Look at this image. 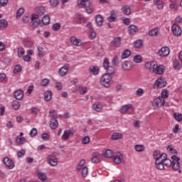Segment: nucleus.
I'll list each match as a JSON object with an SVG mask.
<instances>
[{"label": "nucleus", "instance_id": "f257e3e1", "mask_svg": "<svg viewBox=\"0 0 182 182\" xmlns=\"http://www.w3.org/2000/svg\"><path fill=\"white\" fill-rule=\"evenodd\" d=\"M172 161L170 159H166L164 161H161L160 164L162 167L160 168V170H164L165 167H171L174 171H178L179 173H181V166H180V158L177 157L176 155H173L171 156Z\"/></svg>", "mask_w": 182, "mask_h": 182}, {"label": "nucleus", "instance_id": "f03ea898", "mask_svg": "<svg viewBox=\"0 0 182 182\" xmlns=\"http://www.w3.org/2000/svg\"><path fill=\"white\" fill-rule=\"evenodd\" d=\"M77 4L79 8L85 9L87 14H93L95 9L90 0H78Z\"/></svg>", "mask_w": 182, "mask_h": 182}, {"label": "nucleus", "instance_id": "7ed1b4c3", "mask_svg": "<svg viewBox=\"0 0 182 182\" xmlns=\"http://www.w3.org/2000/svg\"><path fill=\"white\" fill-rule=\"evenodd\" d=\"M145 68L149 72L156 75H160V65H157L156 61H148L145 63Z\"/></svg>", "mask_w": 182, "mask_h": 182}, {"label": "nucleus", "instance_id": "20e7f679", "mask_svg": "<svg viewBox=\"0 0 182 182\" xmlns=\"http://www.w3.org/2000/svg\"><path fill=\"white\" fill-rule=\"evenodd\" d=\"M109 73L104 74L100 78V85L105 87H110L112 84V75Z\"/></svg>", "mask_w": 182, "mask_h": 182}, {"label": "nucleus", "instance_id": "39448f33", "mask_svg": "<svg viewBox=\"0 0 182 182\" xmlns=\"http://www.w3.org/2000/svg\"><path fill=\"white\" fill-rule=\"evenodd\" d=\"M111 48L117 49L122 46V37H114L110 42Z\"/></svg>", "mask_w": 182, "mask_h": 182}, {"label": "nucleus", "instance_id": "423d86ee", "mask_svg": "<svg viewBox=\"0 0 182 182\" xmlns=\"http://www.w3.org/2000/svg\"><path fill=\"white\" fill-rule=\"evenodd\" d=\"M103 68L107 71V73H109V75H114V68L109 65V59L105 58L104 60Z\"/></svg>", "mask_w": 182, "mask_h": 182}, {"label": "nucleus", "instance_id": "0eeeda50", "mask_svg": "<svg viewBox=\"0 0 182 182\" xmlns=\"http://www.w3.org/2000/svg\"><path fill=\"white\" fill-rule=\"evenodd\" d=\"M31 26L33 28H38L41 23H42V21L41 19H39V16L37 14H32L31 16Z\"/></svg>", "mask_w": 182, "mask_h": 182}, {"label": "nucleus", "instance_id": "6e6552de", "mask_svg": "<svg viewBox=\"0 0 182 182\" xmlns=\"http://www.w3.org/2000/svg\"><path fill=\"white\" fill-rule=\"evenodd\" d=\"M75 133H76V131H75L74 129H67L64 131L61 139L62 140L67 141V140L70 138V136L75 134Z\"/></svg>", "mask_w": 182, "mask_h": 182}, {"label": "nucleus", "instance_id": "1a4fd4ad", "mask_svg": "<svg viewBox=\"0 0 182 182\" xmlns=\"http://www.w3.org/2000/svg\"><path fill=\"white\" fill-rule=\"evenodd\" d=\"M153 156L155 160V167L158 170H160V151L159 150L154 151Z\"/></svg>", "mask_w": 182, "mask_h": 182}, {"label": "nucleus", "instance_id": "9d476101", "mask_svg": "<svg viewBox=\"0 0 182 182\" xmlns=\"http://www.w3.org/2000/svg\"><path fill=\"white\" fill-rule=\"evenodd\" d=\"M171 31L174 36H181L182 31H181V28L179 27L178 25L173 24L171 26Z\"/></svg>", "mask_w": 182, "mask_h": 182}, {"label": "nucleus", "instance_id": "9b49d317", "mask_svg": "<svg viewBox=\"0 0 182 182\" xmlns=\"http://www.w3.org/2000/svg\"><path fill=\"white\" fill-rule=\"evenodd\" d=\"M112 160L115 164H120L123 161V155L120 152L114 154Z\"/></svg>", "mask_w": 182, "mask_h": 182}, {"label": "nucleus", "instance_id": "f8f14e48", "mask_svg": "<svg viewBox=\"0 0 182 182\" xmlns=\"http://www.w3.org/2000/svg\"><path fill=\"white\" fill-rule=\"evenodd\" d=\"M130 109H133V105L132 104L124 105L122 106L121 108L119 109V112H121L122 114H126V113H127V112H129Z\"/></svg>", "mask_w": 182, "mask_h": 182}, {"label": "nucleus", "instance_id": "ddd939ff", "mask_svg": "<svg viewBox=\"0 0 182 182\" xmlns=\"http://www.w3.org/2000/svg\"><path fill=\"white\" fill-rule=\"evenodd\" d=\"M47 161L51 167H56V166H58V159L50 155L47 157Z\"/></svg>", "mask_w": 182, "mask_h": 182}, {"label": "nucleus", "instance_id": "4468645a", "mask_svg": "<svg viewBox=\"0 0 182 182\" xmlns=\"http://www.w3.org/2000/svg\"><path fill=\"white\" fill-rule=\"evenodd\" d=\"M68 70H69V65H63L58 70V74L60 76H66Z\"/></svg>", "mask_w": 182, "mask_h": 182}, {"label": "nucleus", "instance_id": "2eb2a0df", "mask_svg": "<svg viewBox=\"0 0 182 182\" xmlns=\"http://www.w3.org/2000/svg\"><path fill=\"white\" fill-rule=\"evenodd\" d=\"M128 31L129 35H131L132 36H134V35H136V33L139 32V28H137V26H136L135 25L132 24L129 26Z\"/></svg>", "mask_w": 182, "mask_h": 182}, {"label": "nucleus", "instance_id": "dca6fc26", "mask_svg": "<svg viewBox=\"0 0 182 182\" xmlns=\"http://www.w3.org/2000/svg\"><path fill=\"white\" fill-rule=\"evenodd\" d=\"M161 95L162 97V99L160 100L161 102V105L164 106V103H165L164 99H167V97H168V95H169L168 90H167V89H163L161 92Z\"/></svg>", "mask_w": 182, "mask_h": 182}, {"label": "nucleus", "instance_id": "f3484780", "mask_svg": "<svg viewBox=\"0 0 182 182\" xmlns=\"http://www.w3.org/2000/svg\"><path fill=\"white\" fill-rule=\"evenodd\" d=\"M18 144H25L26 143V138L23 137V132H21L18 136H17L16 139Z\"/></svg>", "mask_w": 182, "mask_h": 182}, {"label": "nucleus", "instance_id": "a211bd4d", "mask_svg": "<svg viewBox=\"0 0 182 182\" xmlns=\"http://www.w3.org/2000/svg\"><path fill=\"white\" fill-rule=\"evenodd\" d=\"M4 163L6 167L9 168H14L15 167V164L12 160L9 159V158L6 157L4 159Z\"/></svg>", "mask_w": 182, "mask_h": 182}, {"label": "nucleus", "instance_id": "6ab92c4d", "mask_svg": "<svg viewBox=\"0 0 182 182\" xmlns=\"http://www.w3.org/2000/svg\"><path fill=\"white\" fill-rule=\"evenodd\" d=\"M70 42L75 46H82V41H80V39L76 38V36L71 37Z\"/></svg>", "mask_w": 182, "mask_h": 182}, {"label": "nucleus", "instance_id": "aec40b11", "mask_svg": "<svg viewBox=\"0 0 182 182\" xmlns=\"http://www.w3.org/2000/svg\"><path fill=\"white\" fill-rule=\"evenodd\" d=\"M14 97L17 100H22L23 99V91L21 90H17L14 92Z\"/></svg>", "mask_w": 182, "mask_h": 182}, {"label": "nucleus", "instance_id": "412c9836", "mask_svg": "<svg viewBox=\"0 0 182 182\" xmlns=\"http://www.w3.org/2000/svg\"><path fill=\"white\" fill-rule=\"evenodd\" d=\"M89 72L90 75L96 76V75H99V67L97 65H92L89 68Z\"/></svg>", "mask_w": 182, "mask_h": 182}, {"label": "nucleus", "instance_id": "4be33fe9", "mask_svg": "<svg viewBox=\"0 0 182 182\" xmlns=\"http://www.w3.org/2000/svg\"><path fill=\"white\" fill-rule=\"evenodd\" d=\"M92 163H100V154L99 152H95L92 154V157L91 159Z\"/></svg>", "mask_w": 182, "mask_h": 182}, {"label": "nucleus", "instance_id": "5701e85b", "mask_svg": "<svg viewBox=\"0 0 182 182\" xmlns=\"http://www.w3.org/2000/svg\"><path fill=\"white\" fill-rule=\"evenodd\" d=\"M122 68L123 69V70L129 72V70H132V64L129 61H124L122 64Z\"/></svg>", "mask_w": 182, "mask_h": 182}, {"label": "nucleus", "instance_id": "b1692460", "mask_svg": "<svg viewBox=\"0 0 182 182\" xmlns=\"http://www.w3.org/2000/svg\"><path fill=\"white\" fill-rule=\"evenodd\" d=\"M92 110H95V112H102V109H103V105H102L100 103L97 102L95 103L92 106Z\"/></svg>", "mask_w": 182, "mask_h": 182}, {"label": "nucleus", "instance_id": "393cba45", "mask_svg": "<svg viewBox=\"0 0 182 182\" xmlns=\"http://www.w3.org/2000/svg\"><path fill=\"white\" fill-rule=\"evenodd\" d=\"M161 56H168V55H170V48H168V47H163L161 50H160Z\"/></svg>", "mask_w": 182, "mask_h": 182}, {"label": "nucleus", "instance_id": "a878e982", "mask_svg": "<svg viewBox=\"0 0 182 182\" xmlns=\"http://www.w3.org/2000/svg\"><path fill=\"white\" fill-rule=\"evenodd\" d=\"M85 164H86V161L85 159H81L76 166L77 171H80L82 168L85 167Z\"/></svg>", "mask_w": 182, "mask_h": 182}, {"label": "nucleus", "instance_id": "bb28decb", "mask_svg": "<svg viewBox=\"0 0 182 182\" xmlns=\"http://www.w3.org/2000/svg\"><path fill=\"white\" fill-rule=\"evenodd\" d=\"M121 11L124 14V15H130L132 14V9L129 6H123Z\"/></svg>", "mask_w": 182, "mask_h": 182}, {"label": "nucleus", "instance_id": "cd10ccee", "mask_svg": "<svg viewBox=\"0 0 182 182\" xmlns=\"http://www.w3.org/2000/svg\"><path fill=\"white\" fill-rule=\"evenodd\" d=\"M58 124H59L58 122V120H56V118H55V117L51 118L50 124L51 129H58Z\"/></svg>", "mask_w": 182, "mask_h": 182}, {"label": "nucleus", "instance_id": "c85d7f7f", "mask_svg": "<svg viewBox=\"0 0 182 182\" xmlns=\"http://www.w3.org/2000/svg\"><path fill=\"white\" fill-rule=\"evenodd\" d=\"M52 99V91L50 90H47L44 93V100L46 102H49Z\"/></svg>", "mask_w": 182, "mask_h": 182}, {"label": "nucleus", "instance_id": "c756f323", "mask_svg": "<svg viewBox=\"0 0 182 182\" xmlns=\"http://www.w3.org/2000/svg\"><path fill=\"white\" fill-rule=\"evenodd\" d=\"M132 55V51L129 49L125 50L121 55L122 59H127Z\"/></svg>", "mask_w": 182, "mask_h": 182}, {"label": "nucleus", "instance_id": "7c9ffc66", "mask_svg": "<svg viewBox=\"0 0 182 182\" xmlns=\"http://www.w3.org/2000/svg\"><path fill=\"white\" fill-rule=\"evenodd\" d=\"M38 178L42 181V182H48V177L46 176V173L40 172L38 174Z\"/></svg>", "mask_w": 182, "mask_h": 182}, {"label": "nucleus", "instance_id": "2f4dec72", "mask_svg": "<svg viewBox=\"0 0 182 182\" xmlns=\"http://www.w3.org/2000/svg\"><path fill=\"white\" fill-rule=\"evenodd\" d=\"M95 21L97 25L102 26V25H103V16H102V15H97L96 16Z\"/></svg>", "mask_w": 182, "mask_h": 182}, {"label": "nucleus", "instance_id": "473e14b6", "mask_svg": "<svg viewBox=\"0 0 182 182\" xmlns=\"http://www.w3.org/2000/svg\"><path fill=\"white\" fill-rule=\"evenodd\" d=\"M134 149L138 152L140 153L141 151H144L146 149V147H144V145L141 144H136L134 146Z\"/></svg>", "mask_w": 182, "mask_h": 182}, {"label": "nucleus", "instance_id": "72a5a7b5", "mask_svg": "<svg viewBox=\"0 0 182 182\" xmlns=\"http://www.w3.org/2000/svg\"><path fill=\"white\" fill-rule=\"evenodd\" d=\"M152 106L154 109H159V106H160V97H157L154 100Z\"/></svg>", "mask_w": 182, "mask_h": 182}, {"label": "nucleus", "instance_id": "f704fd0d", "mask_svg": "<svg viewBox=\"0 0 182 182\" xmlns=\"http://www.w3.org/2000/svg\"><path fill=\"white\" fill-rule=\"evenodd\" d=\"M104 156H105V157H107V159H110V158L113 157V156H114V154H113V151H112L110 149H107L104 152Z\"/></svg>", "mask_w": 182, "mask_h": 182}, {"label": "nucleus", "instance_id": "c9c22d12", "mask_svg": "<svg viewBox=\"0 0 182 182\" xmlns=\"http://www.w3.org/2000/svg\"><path fill=\"white\" fill-rule=\"evenodd\" d=\"M109 22H114L116 21V13L114 11L112 10L110 11V16L108 18Z\"/></svg>", "mask_w": 182, "mask_h": 182}, {"label": "nucleus", "instance_id": "e433bc0d", "mask_svg": "<svg viewBox=\"0 0 182 182\" xmlns=\"http://www.w3.org/2000/svg\"><path fill=\"white\" fill-rule=\"evenodd\" d=\"M134 62L135 63H141L143 62V57L140 55H136L134 57Z\"/></svg>", "mask_w": 182, "mask_h": 182}, {"label": "nucleus", "instance_id": "4c0bfd02", "mask_svg": "<svg viewBox=\"0 0 182 182\" xmlns=\"http://www.w3.org/2000/svg\"><path fill=\"white\" fill-rule=\"evenodd\" d=\"M12 107L14 110H18L21 107V103L18 101L14 100L12 102Z\"/></svg>", "mask_w": 182, "mask_h": 182}, {"label": "nucleus", "instance_id": "58836bf2", "mask_svg": "<svg viewBox=\"0 0 182 182\" xmlns=\"http://www.w3.org/2000/svg\"><path fill=\"white\" fill-rule=\"evenodd\" d=\"M42 22L43 25H49V23H50V18H49V16L48 15L44 16L42 19Z\"/></svg>", "mask_w": 182, "mask_h": 182}, {"label": "nucleus", "instance_id": "ea45409f", "mask_svg": "<svg viewBox=\"0 0 182 182\" xmlns=\"http://www.w3.org/2000/svg\"><path fill=\"white\" fill-rule=\"evenodd\" d=\"M8 26V21L5 19L0 20V29H5Z\"/></svg>", "mask_w": 182, "mask_h": 182}, {"label": "nucleus", "instance_id": "a19ab883", "mask_svg": "<svg viewBox=\"0 0 182 182\" xmlns=\"http://www.w3.org/2000/svg\"><path fill=\"white\" fill-rule=\"evenodd\" d=\"M119 139H123V134H122L120 133H114L112 136V140H119Z\"/></svg>", "mask_w": 182, "mask_h": 182}, {"label": "nucleus", "instance_id": "79ce46f5", "mask_svg": "<svg viewBox=\"0 0 182 182\" xmlns=\"http://www.w3.org/2000/svg\"><path fill=\"white\" fill-rule=\"evenodd\" d=\"M25 55V49L22 47H19L18 48V56L19 58H23V55Z\"/></svg>", "mask_w": 182, "mask_h": 182}, {"label": "nucleus", "instance_id": "37998d69", "mask_svg": "<svg viewBox=\"0 0 182 182\" xmlns=\"http://www.w3.org/2000/svg\"><path fill=\"white\" fill-rule=\"evenodd\" d=\"M134 48H141L143 46V41L141 40L136 41L134 43Z\"/></svg>", "mask_w": 182, "mask_h": 182}, {"label": "nucleus", "instance_id": "c03bdc74", "mask_svg": "<svg viewBox=\"0 0 182 182\" xmlns=\"http://www.w3.org/2000/svg\"><path fill=\"white\" fill-rule=\"evenodd\" d=\"M25 12V9L23 8H20L16 12V18L19 19L22 14Z\"/></svg>", "mask_w": 182, "mask_h": 182}, {"label": "nucleus", "instance_id": "a18cd8bd", "mask_svg": "<svg viewBox=\"0 0 182 182\" xmlns=\"http://www.w3.org/2000/svg\"><path fill=\"white\" fill-rule=\"evenodd\" d=\"M157 33H159V28H154L149 31V36H157Z\"/></svg>", "mask_w": 182, "mask_h": 182}, {"label": "nucleus", "instance_id": "49530a36", "mask_svg": "<svg viewBox=\"0 0 182 182\" xmlns=\"http://www.w3.org/2000/svg\"><path fill=\"white\" fill-rule=\"evenodd\" d=\"M50 5L52 8H56L59 5V0H50Z\"/></svg>", "mask_w": 182, "mask_h": 182}, {"label": "nucleus", "instance_id": "de8ad7c7", "mask_svg": "<svg viewBox=\"0 0 182 182\" xmlns=\"http://www.w3.org/2000/svg\"><path fill=\"white\" fill-rule=\"evenodd\" d=\"M81 170L82 177H86L89 174V168L87 166L83 167Z\"/></svg>", "mask_w": 182, "mask_h": 182}, {"label": "nucleus", "instance_id": "09e8293b", "mask_svg": "<svg viewBox=\"0 0 182 182\" xmlns=\"http://www.w3.org/2000/svg\"><path fill=\"white\" fill-rule=\"evenodd\" d=\"M38 56H45V55H46V52H45V50L43 49V47H38Z\"/></svg>", "mask_w": 182, "mask_h": 182}, {"label": "nucleus", "instance_id": "8fccbe9b", "mask_svg": "<svg viewBox=\"0 0 182 182\" xmlns=\"http://www.w3.org/2000/svg\"><path fill=\"white\" fill-rule=\"evenodd\" d=\"M49 82H50V80H49V79L44 78L41 80L40 85L41 86H48L49 85Z\"/></svg>", "mask_w": 182, "mask_h": 182}, {"label": "nucleus", "instance_id": "3c124183", "mask_svg": "<svg viewBox=\"0 0 182 182\" xmlns=\"http://www.w3.org/2000/svg\"><path fill=\"white\" fill-rule=\"evenodd\" d=\"M173 117L176 122H182V114H173Z\"/></svg>", "mask_w": 182, "mask_h": 182}, {"label": "nucleus", "instance_id": "603ef678", "mask_svg": "<svg viewBox=\"0 0 182 182\" xmlns=\"http://www.w3.org/2000/svg\"><path fill=\"white\" fill-rule=\"evenodd\" d=\"M170 9H173V11H178L179 7L177 3H173L169 4Z\"/></svg>", "mask_w": 182, "mask_h": 182}, {"label": "nucleus", "instance_id": "864d4df0", "mask_svg": "<svg viewBox=\"0 0 182 182\" xmlns=\"http://www.w3.org/2000/svg\"><path fill=\"white\" fill-rule=\"evenodd\" d=\"M82 144H89V143H90V137L89 136H84L82 139Z\"/></svg>", "mask_w": 182, "mask_h": 182}, {"label": "nucleus", "instance_id": "5fc2aeb1", "mask_svg": "<svg viewBox=\"0 0 182 182\" xmlns=\"http://www.w3.org/2000/svg\"><path fill=\"white\" fill-rule=\"evenodd\" d=\"M167 85L166 78L160 77V87H164Z\"/></svg>", "mask_w": 182, "mask_h": 182}, {"label": "nucleus", "instance_id": "6e6d98bb", "mask_svg": "<svg viewBox=\"0 0 182 182\" xmlns=\"http://www.w3.org/2000/svg\"><path fill=\"white\" fill-rule=\"evenodd\" d=\"M30 136L31 137H35V136H36L38 134V129H36V128H33L31 131H30Z\"/></svg>", "mask_w": 182, "mask_h": 182}, {"label": "nucleus", "instance_id": "4d7b16f0", "mask_svg": "<svg viewBox=\"0 0 182 182\" xmlns=\"http://www.w3.org/2000/svg\"><path fill=\"white\" fill-rule=\"evenodd\" d=\"M167 150L172 154H177V150L174 149L171 145L167 146Z\"/></svg>", "mask_w": 182, "mask_h": 182}, {"label": "nucleus", "instance_id": "13d9d810", "mask_svg": "<svg viewBox=\"0 0 182 182\" xmlns=\"http://www.w3.org/2000/svg\"><path fill=\"white\" fill-rule=\"evenodd\" d=\"M22 70V67L20 65H17L14 67V73L16 75V73H19Z\"/></svg>", "mask_w": 182, "mask_h": 182}, {"label": "nucleus", "instance_id": "bf43d9fd", "mask_svg": "<svg viewBox=\"0 0 182 182\" xmlns=\"http://www.w3.org/2000/svg\"><path fill=\"white\" fill-rule=\"evenodd\" d=\"M173 68L176 70H180V63H178V60H173Z\"/></svg>", "mask_w": 182, "mask_h": 182}, {"label": "nucleus", "instance_id": "052dcab7", "mask_svg": "<svg viewBox=\"0 0 182 182\" xmlns=\"http://www.w3.org/2000/svg\"><path fill=\"white\" fill-rule=\"evenodd\" d=\"M143 95H144V90H143V88H139L136 91V96H143Z\"/></svg>", "mask_w": 182, "mask_h": 182}, {"label": "nucleus", "instance_id": "680f3d73", "mask_svg": "<svg viewBox=\"0 0 182 182\" xmlns=\"http://www.w3.org/2000/svg\"><path fill=\"white\" fill-rule=\"evenodd\" d=\"M80 95H85V93H87V87H81L79 90Z\"/></svg>", "mask_w": 182, "mask_h": 182}, {"label": "nucleus", "instance_id": "e2e57ef3", "mask_svg": "<svg viewBox=\"0 0 182 182\" xmlns=\"http://www.w3.org/2000/svg\"><path fill=\"white\" fill-rule=\"evenodd\" d=\"M60 23H55V24H53V26H52V29H53V31H59V29H60Z\"/></svg>", "mask_w": 182, "mask_h": 182}, {"label": "nucleus", "instance_id": "0e129e2a", "mask_svg": "<svg viewBox=\"0 0 182 182\" xmlns=\"http://www.w3.org/2000/svg\"><path fill=\"white\" fill-rule=\"evenodd\" d=\"M154 89H159L160 87V78H158L153 85Z\"/></svg>", "mask_w": 182, "mask_h": 182}, {"label": "nucleus", "instance_id": "69168bd1", "mask_svg": "<svg viewBox=\"0 0 182 182\" xmlns=\"http://www.w3.org/2000/svg\"><path fill=\"white\" fill-rule=\"evenodd\" d=\"M112 65H119V57L117 55H114V58L112 60Z\"/></svg>", "mask_w": 182, "mask_h": 182}, {"label": "nucleus", "instance_id": "338daca9", "mask_svg": "<svg viewBox=\"0 0 182 182\" xmlns=\"http://www.w3.org/2000/svg\"><path fill=\"white\" fill-rule=\"evenodd\" d=\"M26 151L24 149H21L17 152L18 157H23Z\"/></svg>", "mask_w": 182, "mask_h": 182}, {"label": "nucleus", "instance_id": "774afa93", "mask_svg": "<svg viewBox=\"0 0 182 182\" xmlns=\"http://www.w3.org/2000/svg\"><path fill=\"white\" fill-rule=\"evenodd\" d=\"M38 15L42 16V15H45V7H41L37 11Z\"/></svg>", "mask_w": 182, "mask_h": 182}]
</instances>
